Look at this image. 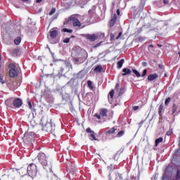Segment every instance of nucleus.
<instances>
[{"instance_id": "nucleus-1", "label": "nucleus", "mask_w": 180, "mask_h": 180, "mask_svg": "<svg viewBox=\"0 0 180 180\" xmlns=\"http://www.w3.org/2000/svg\"><path fill=\"white\" fill-rule=\"evenodd\" d=\"M37 160L45 169L49 168V171L52 172L53 167L49 163V161L47 160V156H46L44 153H39L37 155Z\"/></svg>"}, {"instance_id": "nucleus-2", "label": "nucleus", "mask_w": 180, "mask_h": 180, "mask_svg": "<svg viewBox=\"0 0 180 180\" xmlns=\"http://www.w3.org/2000/svg\"><path fill=\"white\" fill-rule=\"evenodd\" d=\"M41 123L45 131L53 133V122H51V120H50V121L49 122L47 121V118L42 117L41 120Z\"/></svg>"}, {"instance_id": "nucleus-3", "label": "nucleus", "mask_w": 180, "mask_h": 180, "mask_svg": "<svg viewBox=\"0 0 180 180\" xmlns=\"http://www.w3.org/2000/svg\"><path fill=\"white\" fill-rule=\"evenodd\" d=\"M35 139L36 134H34V132L27 131L24 134L22 140L25 144H30V143L34 141Z\"/></svg>"}, {"instance_id": "nucleus-4", "label": "nucleus", "mask_w": 180, "mask_h": 180, "mask_svg": "<svg viewBox=\"0 0 180 180\" xmlns=\"http://www.w3.org/2000/svg\"><path fill=\"white\" fill-rule=\"evenodd\" d=\"M9 77L11 78H16L19 75V68H16V65L11 63L8 65Z\"/></svg>"}, {"instance_id": "nucleus-5", "label": "nucleus", "mask_w": 180, "mask_h": 180, "mask_svg": "<svg viewBox=\"0 0 180 180\" xmlns=\"http://www.w3.org/2000/svg\"><path fill=\"white\" fill-rule=\"evenodd\" d=\"M27 172L30 176H36L37 175V167L34 163H31L27 168Z\"/></svg>"}, {"instance_id": "nucleus-6", "label": "nucleus", "mask_w": 180, "mask_h": 180, "mask_svg": "<svg viewBox=\"0 0 180 180\" xmlns=\"http://www.w3.org/2000/svg\"><path fill=\"white\" fill-rule=\"evenodd\" d=\"M108 117V109L101 108L100 110L99 114L96 113L94 115V117H97V119L101 120V117Z\"/></svg>"}, {"instance_id": "nucleus-7", "label": "nucleus", "mask_w": 180, "mask_h": 180, "mask_svg": "<svg viewBox=\"0 0 180 180\" xmlns=\"http://www.w3.org/2000/svg\"><path fill=\"white\" fill-rule=\"evenodd\" d=\"M8 88L10 89V91H15V89H18V82L13 81V80H10L9 82H7L6 84Z\"/></svg>"}, {"instance_id": "nucleus-8", "label": "nucleus", "mask_w": 180, "mask_h": 180, "mask_svg": "<svg viewBox=\"0 0 180 180\" xmlns=\"http://www.w3.org/2000/svg\"><path fill=\"white\" fill-rule=\"evenodd\" d=\"M86 133H89V140H91V141H96L98 139H96V134L95 131H92L91 128H87L86 129Z\"/></svg>"}, {"instance_id": "nucleus-9", "label": "nucleus", "mask_w": 180, "mask_h": 180, "mask_svg": "<svg viewBox=\"0 0 180 180\" xmlns=\"http://www.w3.org/2000/svg\"><path fill=\"white\" fill-rule=\"evenodd\" d=\"M83 37L86 39L87 40H89V41H95L98 39V35L93 34H84Z\"/></svg>"}, {"instance_id": "nucleus-10", "label": "nucleus", "mask_w": 180, "mask_h": 180, "mask_svg": "<svg viewBox=\"0 0 180 180\" xmlns=\"http://www.w3.org/2000/svg\"><path fill=\"white\" fill-rule=\"evenodd\" d=\"M70 20L73 22L74 27H81V26H82V23H81V21H79V20H78L73 15L70 16Z\"/></svg>"}, {"instance_id": "nucleus-11", "label": "nucleus", "mask_w": 180, "mask_h": 180, "mask_svg": "<svg viewBox=\"0 0 180 180\" xmlns=\"http://www.w3.org/2000/svg\"><path fill=\"white\" fill-rule=\"evenodd\" d=\"M73 61L75 64H82L85 61V57H84V55H79L78 57L75 58Z\"/></svg>"}, {"instance_id": "nucleus-12", "label": "nucleus", "mask_w": 180, "mask_h": 180, "mask_svg": "<svg viewBox=\"0 0 180 180\" xmlns=\"http://www.w3.org/2000/svg\"><path fill=\"white\" fill-rule=\"evenodd\" d=\"M23 104V102L22 101V99L18 98H15L14 101H13V105L14 108H20L22 105Z\"/></svg>"}, {"instance_id": "nucleus-13", "label": "nucleus", "mask_w": 180, "mask_h": 180, "mask_svg": "<svg viewBox=\"0 0 180 180\" xmlns=\"http://www.w3.org/2000/svg\"><path fill=\"white\" fill-rule=\"evenodd\" d=\"M116 130H117V127H112L108 131H105V135L110 136V134H115V133H116Z\"/></svg>"}, {"instance_id": "nucleus-14", "label": "nucleus", "mask_w": 180, "mask_h": 180, "mask_svg": "<svg viewBox=\"0 0 180 180\" xmlns=\"http://www.w3.org/2000/svg\"><path fill=\"white\" fill-rule=\"evenodd\" d=\"M117 19V15H116V13H115L113 15V17L111 18V20L110 21V27H113V26H115Z\"/></svg>"}, {"instance_id": "nucleus-15", "label": "nucleus", "mask_w": 180, "mask_h": 180, "mask_svg": "<svg viewBox=\"0 0 180 180\" xmlns=\"http://www.w3.org/2000/svg\"><path fill=\"white\" fill-rule=\"evenodd\" d=\"M58 35V31L56 30H50V37H51V39H56V37H57V36Z\"/></svg>"}, {"instance_id": "nucleus-16", "label": "nucleus", "mask_w": 180, "mask_h": 180, "mask_svg": "<svg viewBox=\"0 0 180 180\" xmlns=\"http://www.w3.org/2000/svg\"><path fill=\"white\" fill-rule=\"evenodd\" d=\"M158 78V75L157 73L151 74L148 76V80L154 81V79H157Z\"/></svg>"}, {"instance_id": "nucleus-17", "label": "nucleus", "mask_w": 180, "mask_h": 180, "mask_svg": "<svg viewBox=\"0 0 180 180\" xmlns=\"http://www.w3.org/2000/svg\"><path fill=\"white\" fill-rule=\"evenodd\" d=\"M122 77L130 75V74H131V70L125 68L122 70Z\"/></svg>"}, {"instance_id": "nucleus-18", "label": "nucleus", "mask_w": 180, "mask_h": 180, "mask_svg": "<svg viewBox=\"0 0 180 180\" xmlns=\"http://www.w3.org/2000/svg\"><path fill=\"white\" fill-rule=\"evenodd\" d=\"M22 41V38H20V37H18L14 39V44L16 46H19V44H20V42Z\"/></svg>"}, {"instance_id": "nucleus-19", "label": "nucleus", "mask_w": 180, "mask_h": 180, "mask_svg": "<svg viewBox=\"0 0 180 180\" xmlns=\"http://www.w3.org/2000/svg\"><path fill=\"white\" fill-rule=\"evenodd\" d=\"M123 64H124V59H121L117 62V68H122Z\"/></svg>"}, {"instance_id": "nucleus-20", "label": "nucleus", "mask_w": 180, "mask_h": 180, "mask_svg": "<svg viewBox=\"0 0 180 180\" xmlns=\"http://www.w3.org/2000/svg\"><path fill=\"white\" fill-rule=\"evenodd\" d=\"M162 110H164V104L162 103L159 106L158 114H159L160 116H162Z\"/></svg>"}, {"instance_id": "nucleus-21", "label": "nucleus", "mask_w": 180, "mask_h": 180, "mask_svg": "<svg viewBox=\"0 0 180 180\" xmlns=\"http://www.w3.org/2000/svg\"><path fill=\"white\" fill-rule=\"evenodd\" d=\"M103 70V68H102L101 65H98L94 68V71H96V72H102Z\"/></svg>"}, {"instance_id": "nucleus-22", "label": "nucleus", "mask_w": 180, "mask_h": 180, "mask_svg": "<svg viewBox=\"0 0 180 180\" xmlns=\"http://www.w3.org/2000/svg\"><path fill=\"white\" fill-rule=\"evenodd\" d=\"M6 106L11 108L12 106V98H8L5 101Z\"/></svg>"}, {"instance_id": "nucleus-23", "label": "nucleus", "mask_w": 180, "mask_h": 180, "mask_svg": "<svg viewBox=\"0 0 180 180\" xmlns=\"http://www.w3.org/2000/svg\"><path fill=\"white\" fill-rule=\"evenodd\" d=\"M164 139H162V137L157 139L155 140V147H158V144H160V143H162Z\"/></svg>"}, {"instance_id": "nucleus-24", "label": "nucleus", "mask_w": 180, "mask_h": 180, "mask_svg": "<svg viewBox=\"0 0 180 180\" xmlns=\"http://www.w3.org/2000/svg\"><path fill=\"white\" fill-rule=\"evenodd\" d=\"M0 83L4 84H6V80L4 79V75L0 74Z\"/></svg>"}, {"instance_id": "nucleus-25", "label": "nucleus", "mask_w": 180, "mask_h": 180, "mask_svg": "<svg viewBox=\"0 0 180 180\" xmlns=\"http://www.w3.org/2000/svg\"><path fill=\"white\" fill-rule=\"evenodd\" d=\"M124 92H126V89L124 87L121 88L120 89L119 96H122V95H123Z\"/></svg>"}, {"instance_id": "nucleus-26", "label": "nucleus", "mask_w": 180, "mask_h": 180, "mask_svg": "<svg viewBox=\"0 0 180 180\" xmlns=\"http://www.w3.org/2000/svg\"><path fill=\"white\" fill-rule=\"evenodd\" d=\"M27 104L29 105L30 109H31L32 110H34V112H36V110L33 109V106L32 105V102L29 99L27 100Z\"/></svg>"}, {"instance_id": "nucleus-27", "label": "nucleus", "mask_w": 180, "mask_h": 180, "mask_svg": "<svg viewBox=\"0 0 180 180\" xmlns=\"http://www.w3.org/2000/svg\"><path fill=\"white\" fill-rule=\"evenodd\" d=\"M176 110H178V106H176V104H173V106H172V115H174V113H175L176 112Z\"/></svg>"}, {"instance_id": "nucleus-28", "label": "nucleus", "mask_w": 180, "mask_h": 180, "mask_svg": "<svg viewBox=\"0 0 180 180\" xmlns=\"http://www.w3.org/2000/svg\"><path fill=\"white\" fill-rule=\"evenodd\" d=\"M132 72H134V74H135V75H136V77H141V75L140 74V72H139L137 71V70L133 69V70H132Z\"/></svg>"}, {"instance_id": "nucleus-29", "label": "nucleus", "mask_w": 180, "mask_h": 180, "mask_svg": "<svg viewBox=\"0 0 180 180\" xmlns=\"http://www.w3.org/2000/svg\"><path fill=\"white\" fill-rule=\"evenodd\" d=\"M87 85L90 89H94V85L92 84V82H91V80L87 82Z\"/></svg>"}, {"instance_id": "nucleus-30", "label": "nucleus", "mask_w": 180, "mask_h": 180, "mask_svg": "<svg viewBox=\"0 0 180 180\" xmlns=\"http://www.w3.org/2000/svg\"><path fill=\"white\" fill-rule=\"evenodd\" d=\"M122 136H124V131H120L117 134V137H122Z\"/></svg>"}, {"instance_id": "nucleus-31", "label": "nucleus", "mask_w": 180, "mask_h": 180, "mask_svg": "<svg viewBox=\"0 0 180 180\" xmlns=\"http://www.w3.org/2000/svg\"><path fill=\"white\" fill-rule=\"evenodd\" d=\"M62 32H65L66 33H72V30H70V29H68V28H63L62 30Z\"/></svg>"}, {"instance_id": "nucleus-32", "label": "nucleus", "mask_w": 180, "mask_h": 180, "mask_svg": "<svg viewBox=\"0 0 180 180\" xmlns=\"http://www.w3.org/2000/svg\"><path fill=\"white\" fill-rule=\"evenodd\" d=\"M110 97L111 99H113V96H115V90L112 89L109 93Z\"/></svg>"}, {"instance_id": "nucleus-33", "label": "nucleus", "mask_w": 180, "mask_h": 180, "mask_svg": "<svg viewBox=\"0 0 180 180\" xmlns=\"http://www.w3.org/2000/svg\"><path fill=\"white\" fill-rule=\"evenodd\" d=\"M171 102V97H168L165 101V105L167 106L168 104Z\"/></svg>"}, {"instance_id": "nucleus-34", "label": "nucleus", "mask_w": 180, "mask_h": 180, "mask_svg": "<svg viewBox=\"0 0 180 180\" xmlns=\"http://www.w3.org/2000/svg\"><path fill=\"white\" fill-rule=\"evenodd\" d=\"M53 13H56V8H52L51 11L49 13V16H51Z\"/></svg>"}, {"instance_id": "nucleus-35", "label": "nucleus", "mask_w": 180, "mask_h": 180, "mask_svg": "<svg viewBox=\"0 0 180 180\" xmlns=\"http://www.w3.org/2000/svg\"><path fill=\"white\" fill-rule=\"evenodd\" d=\"M23 172H24V175H26V172H27L26 169L21 168L20 169V173L23 174Z\"/></svg>"}, {"instance_id": "nucleus-36", "label": "nucleus", "mask_w": 180, "mask_h": 180, "mask_svg": "<svg viewBox=\"0 0 180 180\" xmlns=\"http://www.w3.org/2000/svg\"><path fill=\"white\" fill-rule=\"evenodd\" d=\"M176 179H180V171L178 170L176 174Z\"/></svg>"}, {"instance_id": "nucleus-37", "label": "nucleus", "mask_w": 180, "mask_h": 180, "mask_svg": "<svg viewBox=\"0 0 180 180\" xmlns=\"http://www.w3.org/2000/svg\"><path fill=\"white\" fill-rule=\"evenodd\" d=\"M115 180H123V176L118 174L117 177Z\"/></svg>"}, {"instance_id": "nucleus-38", "label": "nucleus", "mask_w": 180, "mask_h": 180, "mask_svg": "<svg viewBox=\"0 0 180 180\" xmlns=\"http://www.w3.org/2000/svg\"><path fill=\"white\" fill-rule=\"evenodd\" d=\"M147 75V69L143 70L141 77H146Z\"/></svg>"}, {"instance_id": "nucleus-39", "label": "nucleus", "mask_w": 180, "mask_h": 180, "mask_svg": "<svg viewBox=\"0 0 180 180\" xmlns=\"http://www.w3.org/2000/svg\"><path fill=\"white\" fill-rule=\"evenodd\" d=\"M171 134H172V129L167 131L166 133V136H171Z\"/></svg>"}, {"instance_id": "nucleus-40", "label": "nucleus", "mask_w": 180, "mask_h": 180, "mask_svg": "<svg viewBox=\"0 0 180 180\" xmlns=\"http://www.w3.org/2000/svg\"><path fill=\"white\" fill-rule=\"evenodd\" d=\"M163 4H164L165 5H168V4H169V0H164V1H163Z\"/></svg>"}, {"instance_id": "nucleus-41", "label": "nucleus", "mask_w": 180, "mask_h": 180, "mask_svg": "<svg viewBox=\"0 0 180 180\" xmlns=\"http://www.w3.org/2000/svg\"><path fill=\"white\" fill-rule=\"evenodd\" d=\"M63 43H70V38H66L63 40Z\"/></svg>"}, {"instance_id": "nucleus-42", "label": "nucleus", "mask_w": 180, "mask_h": 180, "mask_svg": "<svg viewBox=\"0 0 180 180\" xmlns=\"http://www.w3.org/2000/svg\"><path fill=\"white\" fill-rule=\"evenodd\" d=\"M121 36H122V32H120L118 36L116 37V40H119V39H120Z\"/></svg>"}, {"instance_id": "nucleus-43", "label": "nucleus", "mask_w": 180, "mask_h": 180, "mask_svg": "<svg viewBox=\"0 0 180 180\" xmlns=\"http://www.w3.org/2000/svg\"><path fill=\"white\" fill-rule=\"evenodd\" d=\"M119 86H120L119 83H117V84H116V86H115V89H116V91H119Z\"/></svg>"}, {"instance_id": "nucleus-44", "label": "nucleus", "mask_w": 180, "mask_h": 180, "mask_svg": "<svg viewBox=\"0 0 180 180\" xmlns=\"http://www.w3.org/2000/svg\"><path fill=\"white\" fill-rule=\"evenodd\" d=\"M101 56H103V57H106V53H100L99 54V56L101 57Z\"/></svg>"}, {"instance_id": "nucleus-45", "label": "nucleus", "mask_w": 180, "mask_h": 180, "mask_svg": "<svg viewBox=\"0 0 180 180\" xmlns=\"http://www.w3.org/2000/svg\"><path fill=\"white\" fill-rule=\"evenodd\" d=\"M139 109V106L136 105V106H134L133 108V110H137Z\"/></svg>"}, {"instance_id": "nucleus-46", "label": "nucleus", "mask_w": 180, "mask_h": 180, "mask_svg": "<svg viewBox=\"0 0 180 180\" xmlns=\"http://www.w3.org/2000/svg\"><path fill=\"white\" fill-rule=\"evenodd\" d=\"M101 44H102V42H100V43H98V44H97L96 45H95V48H96V47H99V46H101Z\"/></svg>"}, {"instance_id": "nucleus-47", "label": "nucleus", "mask_w": 180, "mask_h": 180, "mask_svg": "<svg viewBox=\"0 0 180 180\" xmlns=\"http://www.w3.org/2000/svg\"><path fill=\"white\" fill-rule=\"evenodd\" d=\"M142 65H143V67H147V62H143V63H142Z\"/></svg>"}, {"instance_id": "nucleus-48", "label": "nucleus", "mask_w": 180, "mask_h": 180, "mask_svg": "<svg viewBox=\"0 0 180 180\" xmlns=\"http://www.w3.org/2000/svg\"><path fill=\"white\" fill-rule=\"evenodd\" d=\"M158 67H159V68H161V69L164 68V65H162L161 64H159Z\"/></svg>"}, {"instance_id": "nucleus-49", "label": "nucleus", "mask_w": 180, "mask_h": 180, "mask_svg": "<svg viewBox=\"0 0 180 180\" xmlns=\"http://www.w3.org/2000/svg\"><path fill=\"white\" fill-rule=\"evenodd\" d=\"M117 14L119 15H120V9H117Z\"/></svg>"}, {"instance_id": "nucleus-50", "label": "nucleus", "mask_w": 180, "mask_h": 180, "mask_svg": "<svg viewBox=\"0 0 180 180\" xmlns=\"http://www.w3.org/2000/svg\"><path fill=\"white\" fill-rule=\"evenodd\" d=\"M43 0H37L36 2L37 4H40V2H42Z\"/></svg>"}, {"instance_id": "nucleus-51", "label": "nucleus", "mask_w": 180, "mask_h": 180, "mask_svg": "<svg viewBox=\"0 0 180 180\" xmlns=\"http://www.w3.org/2000/svg\"><path fill=\"white\" fill-rule=\"evenodd\" d=\"M149 47H150V49H153V48H154V46H153V45H149Z\"/></svg>"}, {"instance_id": "nucleus-52", "label": "nucleus", "mask_w": 180, "mask_h": 180, "mask_svg": "<svg viewBox=\"0 0 180 180\" xmlns=\"http://www.w3.org/2000/svg\"><path fill=\"white\" fill-rule=\"evenodd\" d=\"M162 45H161V44H158V47H162Z\"/></svg>"}, {"instance_id": "nucleus-53", "label": "nucleus", "mask_w": 180, "mask_h": 180, "mask_svg": "<svg viewBox=\"0 0 180 180\" xmlns=\"http://www.w3.org/2000/svg\"><path fill=\"white\" fill-rule=\"evenodd\" d=\"M116 157H117V153L115 155V158H116Z\"/></svg>"}, {"instance_id": "nucleus-54", "label": "nucleus", "mask_w": 180, "mask_h": 180, "mask_svg": "<svg viewBox=\"0 0 180 180\" xmlns=\"http://www.w3.org/2000/svg\"><path fill=\"white\" fill-rule=\"evenodd\" d=\"M20 180H23V177L20 178Z\"/></svg>"}, {"instance_id": "nucleus-55", "label": "nucleus", "mask_w": 180, "mask_h": 180, "mask_svg": "<svg viewBox=\"0 0 180 180\" xmlns=\"http://www.w3.org/2000/svg\"><path fill=\"white\" fill-rule=\"evenodd\" d=\"M179 53V57H180V51H179V53Z\"/></svg>"}, {"instance_id": "nucleus-56", "label": "nucleus", "mask_w": 180, "mask_h": 180, "mask_svg": "<svg viewBox=\"0 0 180 180\" xmlns=\"http://www.w3.org/2000/svg\"><path fill=\"white\" fill-rule=\"evenodd\" d=\"M123 180H129V179H123Z\"/></svg>"}, {"instance_id": "nucleus-57", "label": "nucleus", "mask_w": 180, "mask_h": 180, "mask_svg": "<svg viewBox=\"0 0 180 180\" xmlns=\"http://www.w3.org/2000/svg\"><path fill=\"white\" fill-rule=\"evenodd\" d=\"M71 37H75V36H74V35H72Z\"/></svg>"}, {"instance_id": "nucleus-58", "label": "nucleus", "mask_w": 180, "mask_h": 180, "mask_svg": "<svg viewBox=\"0 0 180 180\" xmlns=\"http://www.w3.org/2000/svg\"><path fill=\"white\" fill-rule=\"evenodd\" d=\"M113 37H115V36H113V37H111V39H113Z\"/></svg>"}, {"instance_id": "nucleus-59", "label": "nucleus", "mask_w": 180, "mask_h": 180, "mask_svg": "<svg viewBox=\"0 0 180 180\" xmlns=\"http://www.w3.org/2000/svg\"><path fill=\"white\" fill-rule=\"evenodd\" d=\"M15 51L16 52V51H18V50H15Z\"/></svg>"}, {"instance_id": "nucleus-60", "label": "nucleus", "mask_w": 180, "mask_h": 180, "mask_svg": "<svg viewBox=\"0 0 180 180\" xmlns=\"http://www.w3.org/2000/svg\"><path fill=\"white\" fill-rule=\"evenodd\" d=\"M89 12L91 13V11H89Z\"/></svg>"}]
</instances>
